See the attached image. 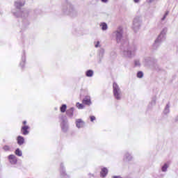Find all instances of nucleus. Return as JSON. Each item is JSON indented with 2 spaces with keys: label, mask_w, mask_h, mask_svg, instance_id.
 I'll list each match as a JSON object with an SVG mask.
<instances>
[{
  "label": "nucleus",
  "mask_w": 178,
  "mask_h": 178,
  "mask_svg": "<svg viewBox=\"0 0 178 178\" xmlns=\"http://www.w3.org/2000/svg\"><path fill=\"white\" fill-rule=\"evenodd\" d=\"M61 12L65 16H70L71 17L77 16V10H75L74 6L67 0L63 3Z\"/></svg>",
  "instance_id": "obj_1"
},
{
  "label": "nucleus",
  "mask_w": 178,
  "mask_h": 178,
  "mask_svg": "<svg viewBox=\"0 0 178 178\" xmlns=\"http://www.w3.org/2000/svg\"><path fill=\"white\" fill-rule=\"evenodd\" d=\"M24 3L26 2L23 0H17V1L15 2V6L17 9L16 10H13L12 13L14 15V16H16V17H24V16H27L29 15V13H27V10H22V7L24 6Z\"/></svg>",
  "instance_id": "obj_2"
},
{
  "label": "nucleus",
  "mask_w": 178,
  "mask_h": 178,
  "mask_svg": "<svg viewBox=\"0 0 178 178\" xmlns=\"http://www.w3.org/2000/svg\"><path fill=\"white\" fill-rule=\"evenodd\" d=\"M136 54H137V46L131 45L127 48H124L122 52L121 55L124 58H127L128 59H133L134 56H136Z\"/></svg>",
  "instance_id": "obj_3"
},
{
  "label": "nucleus",
  "mask_w": 178,
  "mask_h": 178,
  "mask_svg": "<svg viewBox=\"0 0 178 178\" xmlns=\"http://www.w3.org/2000/svg\"><path fill=\"white\" fill-rule=\"evenodd\" d=\"M113 36L115 38L118 44H123L124 47L129 45V42L127 40L125 43H123V29L122 27L118 28L113 33Z\"/></svg>",
  "instance_id": "obj_4"
},
{
  "label": "nucleus",
  "mask_w": 178,
  "mask_h": 178,
  "mask_svg": "<svg viewBox=\"0 0 178 178\" xmlns=\"http://www.w3.org/2000/svg\"><path fill=\"white\" fill-rule=\"evenodd\" d=\"M113 92L114 98H115L117 101H120V99H122L123 93L122 92V89H120V87H119V85L116 83H113Z\"/></svg>",
  "instance_id": "obj_5"
},
{
  "label": "nucleus",
  "mask_w": 178,
  "mask_h": 178,
  "mask_svg": "<svg viewBox=\"0 0 178 178\" xmlns=\"http://www.w3.org/2000/svg\"><path fill=\"white\" fill-rule=\"evenodd\" d=\"M143 23V19L141 18V16H136L134 17L133 21V25L132 29L134 31H138L140 30V28L141 27V24Z\"/></svg>",
  "instance_id": "obj_6"
},
{
  "label": "nucleus",
  "mask_w": 178,
  "mask_h": 178,
  "mask_svg": "<svg viewBox=\"0 0 178 178\" xmlns=\"http://www.w3.org/2000/svg\"><path fill=\"white\" fill-rule=\"evenodd\" d=\"M60 120H61V130L64 133H66L69 129V125L67 124V118H66V115H64L63 114L60 115Z\"/></svg>",
  "instance_id": "obj_7"
},
{
  "label": "nucleus",
  "mask_w": 178,
  "mask_h": 178,
  "mask_svg": "<svg viewBox=\"0 0 178 178\" xmlns=\"http://www.w3.org/2000/svg\"><path fill=\"white\" fill-rule=\"evenodd\" d=\"M168 33V27L165 26L161 30L160 34L158 35L157 38L156 39L159 42H163L165 40H166V34Z\"/></svg>",
  "instance_id": "obj_8"
},
{
  "label": "nucleus",
  "mask_w": 178,
  "mask_h": 178,
  "mask_svg": "<svg viewBox=\"0 0 178 178\" xmlns=\"http://www.w3.org/2000/svg\"><path fill=\"white\" fill-rule=\"evenodd\" d=\"M156 60L151 58V57H145L143 60V64L144 66H149L152 65V63H155Z\"/></svg>",
  "instance_id": "obj_9"
},
{
  "label": "nucleus",
  "mask_w": 178,
  "mask_h": 178,
  "mask_svg": "<svg viewBox=\"0 0 178 178\" xmlns=\"http://www.w3.org/2000/svg\"><path fill=\"white\" fill-rule=\"evenodd\" d=\"M83 105H91L92 102H91V97L86 95L85 96V97L83 98Z\"/></svg>",
  "instance_id": "obj_10"
},
{
  "label": "nucleus",
  "mask_w": 178,
  "mask_h": 178,
  "mask_svg": "<svg viewBox=\"0 0 178 178\" xmlns=\"http://www.w3.org/2000/svg\"><path fill=\"white\" fill-rule=\"evenodd\" d=\"M85 125H86V122H84L83 120L77 119L76 120V127H78V129H81L82 127H84Z\"/></svg>",
  "instance_id": "obj_11"
},
{
  "label": "nucleus",
  "mask_w": 178,
  "mask_h": 178,
  "mask_svg": "<svg viewBox=\"0 0 178 178\" xmlns=\"http://www.w3.org/2000/svg\"><path fill=\"white\" fill-rule=\"evenodd\" d=\"M60 176L62 178H69V175L66 174V171L63 168V163L60 164Z\"/></svg>",
  "instance_id": "obj_12"
},
{
  "label": "nucleus",
  "mask_w": 178,
  "mask_h": 178,
  "mask_svg": "<svg viewBox=\"0 0 178 178\" xmlns=\"http://www.w3.org/2000/svg\"><path fill=\"white\" fill-rule=\"evenodd\" d=\"M29 129H30V127L27 125H24L22 127L21 131L24 136H27L30 131H29Z\"/></svg>",
  "instance_id": "obj_13"
},
{
  "label": "nucleus",
  "mask_w": 178,
  "mask_h": 178,
  "mask_svg": "<svg viewBox=\"0 0 178 178\" xmlns=\"http://www.w3.org/2000/svg\"><path fill=\"white\" fill-rule=\"evenodd\" d=\"M8 159L10 163H12V165H15L17 163V159H16V156H15L14 154H11L8 156Z\"/></svg>",
  "instance_id": "obj_14"
},
{
  "label": "nucleus",
  "mask_w": 178,
  "mask_h": 178,
  "mask_svg": "<svg viewBox=\"0 0 178 178\" xmlns=\"http://www.w3.org/2000/svg\"><path fill=\"white\" fill-rule=\"evenodd\" d=\"M155 105H156V98H153L151 102H149L147 108L149 109H152V108H154V106H155Z\"/></svg>",
  "instance_id": "obj_15"
},
{
  "label": "nucleus",
  "mask_w": 178,
  "mask_h": 178,
  "mask_svg": "<svg viewBox=\"0 0 178 178\" xmlns=\"http://www.w3.org/2000/svg\"><path fill=\"white\" fill-rule=\"evenodd\" d=\"M18 145H23L24 144V138L19 136L17 138Z\"/></svg>",
  "instance_id": "obj_16"
},
{
  "label": "nucleus",
  "mask_w": 178,
  "mask_h": 178,
  "mask_svg": "<svg viewBox=\"0 0 178 178\" xmlns=\"http://www.w3.org/2000/svg\"><path fill=\"white\" fill-rule=\"evenodd\" d=\"M161 42H159L156 39L154 40V43L152 45L153 49H158L159 47H161Z\"/></svg>",
  "instance_id": "obj_17"
},
{
  "label": "nucleus",
  "mask_w": 178,
  "mask_h": 178,
  "mask_svg": "<svg viewBox=\"0 0 178 178\" xmlns=\"http://www.w3.org/2000/svg\"><path fill=\"white\" fill-rule=\"evenodd\" d=\"M21 67H24V65H26V54L24 53L22 57V61L19 63Z\"/></svg>",
  "instance_id": "obj_18"
},
{
  "label": "nucleus",
  "mask_w": 178,
  "mask_h": 178,
  "mask_svg": "<svg viewBox=\"0 0 178 178\" xmlns=\"http://www.w3.org/2000/svg\"><path fill=\"white\" fill-rule=\"evenodd\" d=\"M100 175L102 177H106L108 175V169L106 168H103L100 172Z\"/></svg>",
  "instance_id": "obj_19"
},
{
  "label": "nucleus",
  "mask_w": 178,
  "mask_h": 178,
  "mask_svg": "<svg viewBox=\"0 0 178 178\" xmlns=\"http://www.w3.org/2000/svg\"><path fill=\"white\" fill-rule=\"evenodd\" d=\"M99 26L101 27L102 31H106V30H108V24L105 22L100 23Z\"/></svg>",
  "instance_id": "obj_20"
},
{
  "label": "nucleus",
  "mask_w": 178,
  "mask_h": 178,
  "mask_svg": "<svg viewBox=\"0 0 178 178\" xmlns=\"http://www.w3.org/2000/svg\"><path fill=\"white\" fill-rule=\"evenodd\" d=\"M86 77H92L94 76V70H88L86 72Z\"/></svg>",
  "instance_id": "obj_21"
},
{
  "label": "nucleus",
  "mask_w": 178,
  "mask_h": 178,
  "mask_svg": "<svg viewBox=\"0 0 178 178\" xmlns=\"http://www.w3.org/2000/svg\"><path fill=\"white\" fill-rule=\"evenodd\" d=\"M131 159H133V156H131V155H130V154L126 153L125 156L124 157V160L129 161H131Z\"/></svg>",
  "instance_id": "obj_22"
},
{
  "label": "nucleus",
  "mask_w": 178,
  "mask_h": 178,
  "mask_svg": "<svg viewBox=\"0 0 178 178\" xmlns=\"http://www.w3.org/2000/svg\"><path fill=\"white\" fill-rule=\"evenodd\" d=\"M168 168H169V164L165 163L161 168L162 172H168Z\"/></svg>",
  "instance_id": "obj_23"
},
{
  "label": "nucleus",
  "mask_w": 178,
  "mask_h": 178,
  "mask_svg": "<svg viewBox=\"0 0 178 178\" xmlns=\"http://www.w3.org/2000/svg\"><path fill=\"white\" fill-rule=\"evenodd\" d=\"M134 66L136 67H140L141 66V63L140 62V60H134Z\"/></svg>",
  "instance_id": "obj_24"
},
{
  "label": "nucleus",
  "mask_w": 178,
  "mask_h": 178,
  "mask_svg": "<svg viewBox=\"0 0 178 178\" xmlns=\"http://www.w3.org/2000/svg\"><path fill=\"white\" fill-rule=\"evenodd\" d=\"M15 155H17V156H22V155H23V153L22 152V150H20V149L17 148L15 150Z\"/></svg>",
  "instance_id": "obj_25"
},
{
  "label": "nucleus",
  "mask_w": 178,
  "mask_h": 178,
  "mask_svg": "<svg viewBox=\"0 0 178 178\" xmlns=\"http://www.w3.org/2000/svg\"><path fill=\"white\" fill-rule=\"evenodd\" d=\"M66 109H67V106H66V104H63L60 108V112H66Z\"/></svg>",
  "instance_id": "obj_26"
},
{
  "label": "nucleus",
  "mask_w": 178,
  "mask_h": 178,
  "mask_svg": "<svg viewBox=\"0 0 178 178\" xmlns=\"http://www.w3.org/2000/svg\"><path fill=\"white\" fill-rule=\"evenodd\" d=\"M76 108H78V109H84L83 104H80V103L77 102L76 104Z\"/></svg>",
  "instance_id": "obj_27"
},
{
  "label": "nucleus",
  "mask_w": 178,
  "mask_h": 178,
  "mask_svg": "<svg viewBox=\"0 0 178 178\" xmlns=\"http://www.w3.org/2000/svg\"><path fill=\"white\" fill-rule=\"evenodd\" d=\"M137 77L138 79H143V77H144V73H143V72H141V71L138 72Z\"/></svg>",
  "instance_id": "obj_28"
},
{
  "label": "nucleus",
  "mask_w": 178,
  "mask_h": 178,
  "mask_svg": "<svg viewBox=\"0 0 178 178\" xmlns=\"http://www.w3.org/2000/svg\"><path fill=\"white\" fill-rule=\"evenodd\" d=\"M168 15H169V11L165 12V13L163 15V17L161 18V22H165V19L168 17Z\"/></svg>",
  "instance_id": "obj_29"
},
{
  "label": "nucleus",
  "mask_w": 178,
  "mask_h": 178,
  "mask_svg": "<svg viewBox=\"0 0 178 178\" xmlns=\"http://www.w3.org/2000/svg\"><path fill=\"white\" fill-rule=\"evenodd\" d=\"M95 48L101 47V42L99 41H96L94 42Z\"/></svg>",
  "instance_id": "obj_30"
},
{
  "label": "nucleus",
  "mask_w": 178,
  "mask_h": 178,
  "mask_svg": "<svg viewBox=\"0 0 178 178\" xmlns=\"http://www.w3.org/2000/svg\"><path fill=\"white\" fill-rule=\"evenodd\" d=\"M105 54V49H100L99 50V56H104V54Z\"/></svg>",
  "instance_id": "obj_31"
},
{
  "label": "nucleus",
  "mask_w": 178,
  "mask_h": 178,
  "mask_svg": "<svg viewBox=\"0 0 178 178\" xmlns=\"http://www.w3.org/2000/svg\"><path fill=\"white\" fill-rule=\"evenodd\" d=\"M170 109V105L169 104H168L165 106V112H169Z\"/></svg>",
  "instance_id": "obj_32"
},
{
  "label": "nucleus",
  "mask_w": 178,
  "mask_h": 178,
  "mask_svg": "<svg viewBox=\"0 0 178 178\" xmlns=\"http://www.w3.org/2000/svg\"><path fill=\"white\" fill-rule=\"evenodd\" d=\"M3 149H4V151H9L10 149V147L8 145H5L3 147Z\"/></svg>",
  "instance_id": "obj_33"
},
{
  "label": "nucleus",
  "mask_w": 178,
  "mask_h": 178,
  "mask_svg": "<svg viewBox=\"0 0 178 178\" xmlns=\"http://www.w3.org/2000/svg\"><path fill=\"white\" fill-rule=\"evenodd\" d=\"M67 116H70V118H72L73 117V113L72 112H68L66 113Z\"/></svg>",
  "instance_id": "obj_34"
},
{
  "label": "nucleus",
  "mask_w": 178,
  "mask_h": 178,
  "mask_svg": "<svg viewBox=\"0 0 178 178\" xmlns=\"http://www.w3.org/2000/svg\"><path fill=\"white\" fill-rule=\"evenodd\" d=\"M93 120H95V116L92 115L90 116V122H92Z\"/></svg>",
  "instance_id": "obj_35"
},
{
  "label": "nucleus",
  "mask_w": 178,
  "mask_h": 178,
  "mask_svg": "<svg viewBox=\"0 0 178 178\" xmlns=\"http://www.w3.org/2000/svg\"><path fill=\"white\" fill-rule=\"evenodd\" d=\"M70 112H74V107H72L70 108Z\"/></svg>",
  "instance_id": "obj_36"
},
{
  "label": "nucleus",
  "mask_w": 178,
  "mask_h": 178,
  "mask_svg": "<svg viewBox=\"0 0 178 178\" xmlns=\"http://www.w3.org/2000/svg\"><path fill=\"white\" fill-rule=\"evenodd\" d=\"M155 1L156 0H147V2H149V3H152V2H155Z\"/></svg>",
  "instance_id": "obj_37"
},
{
  "label": "nucleus",
  "mask_w": 178,
  "mask_h": 178,
  "mask_svg": "<svg viewBox=\"0 0 178 178\" xmlns=\"http://www.w3.org/2000/svg\"><path fill=\"white\" fill-rule=\"evenodd\" d=\"M134 2H135V3H138V2H140V0H134Z\"/></svg>",
  "instance_id": "obj_38"
},
{
  "label": "nucleus",
  "mask_w": 178,
  "mask_h": 178,
  "mask_svg": "<svg viewBox=\"0 0 178 178\" xmlns=\"http://www.w3.org/2000/svg\"><path fill=\"white\" fill-rule=\"evenodd\" d=\"M113 178H122L120 176H113Z\"/></svg>",
  "instance_id": "obj_39"
},
{
  "label": "nucleus",
  "mask_w": 178,
  "mask_h": 178,
  "mask_svg": "<svg viewBox=\"0 0 178 178\" xmlns=\"http://www.w3.org/2000/svg\"><path fill=\"white\" fill-rule=\"evenodd\" d=\"M102 2H104V3H106V2H108V0H101Z\"/></svg>",
  "instance_id": "obj_40"
},
{
  "label": "nucleus",
  "mask_w": 178,
  "mask_h": 178,
  "mask_svg": "<svg viewBox=\"0 0 178 178\" xmlns=\"http://www.w3.org/2000/svg\"><path fill=\"white\" fill-rule=\"evenodd\" d=\"M27 124V121H24L23 122V124Z\"/></svg>",
  "instance_id": "obj_41"
},
{
  "label": "nucleus",
  "mask_w": 178,
  "mask_h": 178,
  "mask_svg": "<svg viewBox=\"0 0 178 178\" xmlns=\"http://www.w3.org/2000/svg\"><path fill=\"white\" fill-rule=\"evenodd\" d=\"M175 121H176V122H178V115H177V117L175 118Z\"/></svg>",
  "instance_id": "obj_42"
},
{
  "label": "nucleus",
  "mask_w": 178,
  "mask_h": 178,
  "mask_svg": "<svg viewBox=\"0 0 178 178\" xmlns=\"http://www.w3.org/2000/svg\"><path fill=\"white\" fill-rule=\"evenodd\" d=\"M56 111H58V108H56Z\"/></svg>",
  "instance_id": "obj_43"
}]
</instances>
